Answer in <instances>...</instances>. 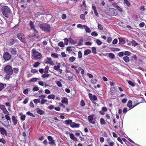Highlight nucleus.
<instances>
[{
  "mask_svg": "<svg viewBox=\"0 0 146 146\" xmlns=\"http://www.w3.org/2000/svg\"><path fill=\"white\" fill-rule=\"evenodd\" d=\"M138 105V104H137L133 106H132V102L131 100H129L128 101V102H127V106L128 107L130 108L129 110L131 109L132 108H133L134 107Z\"/></svg>",
  "mask_w": 146,
  "mask_h": 146,
  "instance_id": "nucleus-10",
  "label": "nucleus"
},
{
  "mask_svg": "<svg viewBox=\"0 0 146 146\" xmlns=\"http://www.w3.org/2000/svg\"><path fill=\"white\" fill-rule=\"evenodd\" d=\"M5 72L8 75L13 74V70L12 67L10 65H7L4 68Z\"/></svg>",
  "mask_w": 146,
  "mask_h": 146,
  "instance_id": "nucleus-4",
  "label": "nucleus"
},
{
  "mask_svg": "<svg viewBox=\"0 0 146 146\" xmlns=\"http://www.w3.org/2000/svg\"><path fill=\"white\" fill-rule=\"evenodd\" d=\"M37 113L40 115H43L44 114V112L43 110H41L40 108H38L36 109Z\"/></svg>",
  "mask_w": 146,
  "mask_h": 146,
  "instance_id": "nucleus-17",
  "label": "nucleus"
},
{
  "mask_svg": "<svg viewBox=\"0 0 146 146\" xmlns=\"http://www.w3.org/2000/svg\"><path fill=\"white\" fill-rule=\"evenodd\" d=\"M38 78H33L30 79L29 81L30 82H35L38 80Z\"/></svg>",
  "mask_w": 146,
  "mask_h": 146,
  "instance_id": "nucleus-27",
  "label": "nucleus"
},
{
  "mask_svg": "<svg viewBox=\"0 0 146 146\" xmlns=\"http://www.w3.org/2000/svg\"><path fill=\"white\" fill-rule=\"evenodd\" d=\"M142 11H145L146 9L145 8V6H142L140 7L139 8Z\"/></svg>",
  "mask_w": 146,
  "mask_h": 146,
  "instance_id": "nucleus-62",
  "label": "nucleus"
},
{
  "mask_svg": "<svg viewBox=\"0 0 146 146\" xmlns=\"http://www.w3.org/2000/svg\"><path fill=\"white\" fill-rule=\"evenodd\" d=\"M55 95L53 94H51L47 96V98L49 99L54 100L55 99Z\"/></svg>",
  "mask_w": 146,
  "mask_h": 146,
  "instance_id": "nucleus-23",
  "label": "nucleus"
},
{
  "mask_svg": "<svg viewBox=\"0 0 146 146\" xmlns=\"http://www.w3.org/2000/svg\"><path fill=\"white\" fill-rule=\"evenodd\" d=\"M34 103L35 104H37L40 103V100L38 99H35L33 100Z\"/></svg>",
  "mask_w": 146,
  "mask_h": 146,
  "instance_id": "nucleus-37",
  "label": "nucleus"
},
{
  "mask_svg": "<svg viewBox=\"0 0 146 146\" xmlns=\"http://www.w3.org/2000/svg\"><path fill=\"white\" fill-rule=\"evenodd\" d=\"M56 84L59 87H60L62 86V84L61 82L59 81H57L56 82Z\"/></svg>",
  "mask_w": 146,
  "mask_h": 146,
  "instance_id": "nucleus-63",
  "label": "nucleus"
},
{
  "mask_svg": "<svg viewBox=\"0 0 146 146\" xmlns=\"http://www.w3.org/2000/svg\"><path fill=\"white\" fill-rule=\"evenodd\" d=\"M128 83L129 85L132 87H134L135 86L134 83L131 80L128 81Z\"/></svg>",
  "mask_w": 146,
  "mask_h": 146,
  "instance_id": "nucleus-35",
  "label": "nucleus"
},
{
  "mask_svg": "<svg viewBox=\"0 0 146 146\" xmlns=\"http://www.w3.org/2000/svg\"><path fill=\"white\" fill-rule=\"evenodd\" d=\"M51 56L55 58H57L58 57V54L55 53H52L51 55Z\"/></svg>",
  "mask_w": 146,
  "mask_h": 146,
  "instance_id": "nucleus-50",
  "label": "nucleus"
},
{
  "mask_svg": "<svg viewBox=\"0 0 146 146\" xmlns=\"http://www.w3.org/2000/svg\"><path fill=\"white\" fill-rule=\"evenodd\" d=\"M40 63L38 62H35L33 65V66L34 67L36 68L40 64Z\"/></svg>",
  "mask_w": 146,
  "mask_h": 146,
  "instance_id": "nucleus-46",
  "label": "nucleus"
},
{
  "mask_svg": "<svg viewBox=\"0 0 146 146\" xmlns=\"http://www.w3.org/2000/svg\"><path fill=\"white\" fill-rule=\"evenodd\" d=\"M131 43L132 45L134 46H135L138 44L135 40H133L131 42Z\"/></svg>",
  "mask_w": 146,
  "mask_h": 146,
  "instance_id": "nucleus-42",
  "label": "nucleus"
},
{
  "mask_svg": "<svg viewBox=\"0 0 146 146\" xmlns=\"http://www.w3.org/2000/svg\"><path fill=\"white\" fill-rule=\"evenodd\" d=\"M80 17L81 19L84 20L85 19V15L83 14H81L80 15Z\"/></svg>",
  "mask_w": 146,
  "mask_h": 146,
  "instance_id": "nucleus-64",
  "label": "nucleus"
},
{
  "mask_svg": "<svg viewBox=\"0 0 146 146\" xmlns=\"http://www.w3.org/2000/svg\"><path fill=\"white\" fill-rule=\"evenodd\" d=\"M68 41L70 43L74 44H75V41L72 38H69L68 39Z\"/></svg>",
  "mask_w": 146,
  "mask_h": 146,
  "instance_id": "nucleus-39",
  "label": "nucleus"
},
{
  "mask_svg": "<svg viewBox=\"0 0 146 146\" xmlns=\"http://www.w3.org/2000/svg\"><path fill=\"white\" fill-rule=\"evenodd\" d=\"M78 58H82V53L81 51L78 52Z\"/></svg>",
  "mask_w": 146,
  "mask_h": 146,
  "instance_id": "nucleus-52",
  "label": "nucleus"
},
{
  "mask_svg": "<svg viewBox=\"0 0 146 146\" xmlns=\"http://www.w3.org/2000/svg\"><path fill=\"white\" fill-rule=\"evenodd\" d=\"M96 42L98 45H100L102 44V42L99 39H97Z\"/></svg>",
  "mask_w": 146,
  "mask_h": 146,
  "instance_id": "nucleus-40",
  "label": "nucleus"
},
{
  "mask_svg": "<svg viewBox=\"0 0 146 146\" xmlns=\"http://www.w3.org/2000/svg\"><path fill=\"white\" fill-rule=\"evenodd\" d=\"M61 102L62 103L65 104H66V105H67L68 103V99L67 98L64 97L62 100Z\"/></svg>",
  "mask_w": 146,
  "mask_h": 146,
  "instance_id": "nucleus-19",
  "label": "nucleus"
},
{
  "mask_svg": "<svg viewBox=\"0 0 146 146\" xmlns=\"http://www.w3.org/2000/svg\"><path fill=\"white\" fill-rule=\"evenodd\" d=\"M13 72L14 73L16 74L19 71V69L17 68H13Z\"/></svg>",
  "mask_w": 146,
  "mask_h": 146,
  "instance_id": "nucleus-34",
  "label": "nucleus"
},
{
  "mask_svg": "<svg viewBox=\"0 0 146 146\" xmlns=\"http://www.w3.org/2000/svg\"><path fill=\"white\" fill-rule=\"evenodd\" d=\"M100 122L101 124L102 125H104L106 123V122L104 119L103 118H102L100 119Z\"/></svg>",
  "mask_w": 146,
  "mask_h": 146,
  "instance_id": "nucleus-43",
  "label": "nucleus"
},
{
  "mask_svg": "<svg viewBox=\"0 0 146 146\" xmlns=\"http://www.w3.org/2000/svg\"><path fill=\"white\" fill-rule=\"evenodd\" d=\"M9 50L11 54L13 55H16L17 52L16 48L14 47L11 48L9 49Z\"/></svg>",
  "mask_w": 146,
  "mask_h": 146,
  "instance_id": "nucleus-9",
  "label": "nucleus"
},
{
  "mask_svg": "<svg viewBox=\"0 0 146 146\" xmlns=\"http://www.w3.org/2000/svg\"><path fill=\"white\" fill-rule=\"evenodd\" d=\"M80 125L78 123H76L74 122H72L71 124L70 127L72 128H78L79 127Z\"/></svg>",
  "mask_w": 146,
  "mask_h": 146,
  "instance_id": "nucleus-15",
  "label": "nucleus"
},
{
  "mask_svg": "<svg viewBox=\"0 0 146 146\" xmlns=\"http://www.w3.org/2000/svg\"><path fill=\"white\" fill-rule=\"evenodd\" d=\"M17 38L22 42H25L24 36V35L22 33H20L17 35Z\"/></svg>",
  "mask_w": 146,
  "mask_h": 146,
  "instance_id": "nucleus-8",
  "label": "nucleus"
},
{
  "mask_svg": "<svg viewBox=\"0 0 146 146\" xmlns=\"http://www.w3.org/2000/svg\"><path fill=\"white\" fill-rule=\"evenodd\" d=\"M39 27L42 31L45 32H49L51 30V27L50 25L46 23L40 24Z\"/></svg>",
  "mask_w": 146,
  "mask_h": 146,
  "instance_id": "nucleus-2",
  "label": "nucleus"
},
{
  "mask_svg": "<svg viewBox=\"0 0 146 146\" xmlns=\"http://www.w3.org/2000/svg\"><path fill=\"white\" fill-rule=\"evenodd\" d=\"M6 86V84L0 82V92Z\"/></svg>",
  "mask_w": 146,
  "mask_h": 146,
  "instance_id": "nucleus-18",
  "label": "nucleus"
},
{
  "mask_svg": "<svg viewBox=\"0 0 146 146\" xmlns=\"http://www.w3.org/2000/svg\"><path fill=\"white\" fill-rule=\"evenodd\" d=\"M111 40H112V38H111V37H109L107 38V42H108L110 43L111 42Z\"/></svg>",
  "mask_w": 146,
  "mask_h": 146,
  "instance_id": "nucleus-60",
  "label": "nucleus"
},
{
  "mask_svg": "<svg viewBox=\"0 0 146 146\" xmlns=\"http://www.w3.org/2000/svg\"><path fill=\"white\" fill-rule=\"evenodd\" d=\"M64 44L66 45H67L68 44V39L67 38H65L64 39Z\"/></svg>",
  "mask_w": 146,
  "mask_h": 146,
  "instance_id": "nucleus-36",
  "label": "nucleus"
},
{
  "mask_svg": "<svg viewBox=\"0 0 146 146\" xmlns=\"http://www.w3.org/2000/svg\"><path fill=\"white\" fill-rule=\"evenodd\" d=\"M131 52L128 51H126L124 53V55L125 56H129L131 54Z\"/></svg>",
  "mask_w": 146,
  "mask_h": 146,
  "instance_id": "nucleus-54",
  "label": "nucleus"
},
{
  "mask_svg": "<svg viewBox=\"0 0 146 146\" xmlns=\"http://www.w3.org/2000/svg\"><path fill=\"white\" fill-rule=\"evenodd\" d=\"M11 57L10 54L8 52H5L3 54V58L5 61H9Z\"/></svg>",
  "mask_w": 146,
  "mask_h": 146,
  "instance_id": "nucleus-6",
  "label": "nucleus"
},
{
  "mask_svg": "<svg viewBox=\"0 0 146 146\" xmlns=\"http://www.w3.org/2000/svg\"><path fill=\"white\" fill-rule=\"evenodd\" d=\"M118 55L119 57H121L123 56L124 53L123 52H121L118 53Z\"/></svg>",
  "mask_w": 146,
  "mask_h": 146,
  "instance_id": "nucleus-48",
  "label": "nucleus"
},
{
  "mask_svg": "<svg viewBox=\"0 0 146 146\" xmlns=\"http://www.w3.org/2000/svg\"><path fill=\"white\" fill-rule=\"evenodd\" d=\"M12 120L14 125H16L18 122V120L16 117L14 116H13L12 117Z\"/></svg>",
  "mask_w": 146,
  "mask_h": 146,
  "instance_id": "nucleus-13",
  "label": "nucleus"
},
{
  "mask_svg": "<svg viewBox=\"0 0 146 146\" xmlns=\"http://www.w3.org/2000/svg\"><path fill=\"white\" fill-rule=\"evenodd\" d=\"M91 50L90 49H86L84 51V55L86 56L91 52Z\"/></svg>",
  "mask_w": 146,
  "mask_h": 146,
  "instance_id": "nucleus-20",
  "label": "nucleus"
},
{
  "mask_svg": "<svg viewBox=\"0 0 146 146\" xmlns=\"http://www.w3.org/2000/svg\"><path fill=\"white\" fill-rule=\"evenodd\" d=\"M115 7L116 9L118 10L119 11L121 12L122 11V9L119 6L117 5L115 6Z\"/></svg>",
  "mask_w": 146,
  "mask_h": 146,
  "instance_id": "nucleus-61",
  "label": "nucleus"
},
{
  "mask_svg": "<svg viewBox=\"0 0 146 146\" xmlns=\"http://www.w3.org/2000/svg\"><path fill=\"white\" fill-rule=\"evenodd\" d=\"M49 76V74H44L42 75V77L43 78H47Z\"/></svg>",
  "mask_w": 146,
  "mask_h": 146,
  "instance_id": "nucleus-41",
  "label": "nucleus"
},
{
  "mask_svg": "<svg viewBox=\"0 0 146 146\" xmlns=\"http://www.w3.org/2000/svg\"><path fill=\"white\" fill-rule=\"evenodd\" d=\"M1 11L3 15L6 18L9 17L11 13L10 9L7 6L3 7L1 9Z\"/></svg>",
  "mask_w": 146,
  "mask_h": 146,
  "instance_id": "nucleus-1",
  "label": "nucleus"
},
{
  "mask_svg": "<svg viewBox=\"0 0 146 146\" xmlns=\"http://www.w3.org/2000/svg\"><path fill=\"white\" fill-rule=\"evenodd\" d=\"M84 28L86 32L88 33H90L91 32L90 29L87 26L85 25H84Z\"/></svg>",
  "mask_w": 146,
  "mask_h": 146,
  "instance_id": "nucleus-24",
  "label": "nucleus"
},
{
  "mask_svg": "<svg viewBox=\"0 0 146 146\" xmlns=\"http://www.w3.org/2000/svg\"><path fill=\"white\" fill-rule=\"evenodd\" d=\"M88 120L89 122L92 124H94L95 122L93 121V117L91 115H89L88 117Z\"/></svg>",
  "mask_w": 146,
  "mask_h": 146,
  "instance_id": "nucleus-14",
  "label": "nucleus"
},
{
  "mask_svg": "<svg viewBox=\"0 0 146 146\" xmlns=\"http://www.w3.org/2000/svg\"><path fill=\"white\" fill-rule=\"evenodd\" d=\"M0 132L2 135H5V136H7V132L3 128L0 127Z\"/></svg>",
  "mask_w": 146,
  "mask_h": 146,
  "instance_id": "nucleus-12",
  "label": "nucleus"
},
{
  "mask_svg": "<svg viewBox=\"0 0 146 146\" xmlns=\"http://www.w3.org/2000/svg\"><path fill=\"white\" fill-rule=\"evenodd\" d=\"M65 123L66 125H70V126H71V124L72 123V121L70 119L66 120L65 121Z\"/></svg>",
  "mask_w": 146,
  "mask_h": 146,
  "instance_id": "nucleus-22",
  "label": "nucleus"
},
{
  "mask_svg": "<svg viewBox=\"0 0 146 146\" xmlns=\"http://www.w3.org/2000/svg\"><path fill=\"white\" fill-rule=\"evenodd\" d=\"M29 92V90L28 89H25L23 91V93L25 95L27 94Z\"/></svg>",
  "mask_w": 146,
  "mask_h": 146,
  "instance_id": "nucleus-53",
  "label": "nucleus"
},
{
  "mask_svg": "<svg viewBox=\"0 0 146 146\" xmlns=\"http://www.w3.org/2000/svg\"><path fill=\"white\" fill-rule=\"evenodd\" d=\"M60 63H58L57 66H54L53 68L55 70L57 71L58 69H59L60 68Z\"/></svg>",
  "mask_w": 146,
  "mask_h": 146,
  "instance_id": "nucleus-28",
  "label": "nucleus"
},
{
  "mask_svg": "<svg viewBox=\"0 0 146 146\" xmlns=\"http://www.w3.org/2000/svg\"><path fill=\"white\" fill-rule=\"evenodd\" d=\"M124 1V3L126 4L127 6H130V3L127 0H123Z\"/></svg>",
  "mask_w": 146,
  "mask_h": 146,
  "instance_id": "nucleus-44",
  "label": "nucleus"
},
{
  "mask_svg": "<svg viewBox=\"0 0 146 146\" xmlns=\"http://www.w3.org/2000/svg\"><path fill=\"white\" fill-rule=\"evenodd\" d=\"M3 112L5 114H6V115H9V112L7 111V109L5 108V109L3 110Z\"/></svg>",
  "mask_w": 146,
  "mask_h": 146,
  "instance_id": "nucleus-57",
  "label": "nucleus"
},
{
  "mask_svg": "<svg viewBox=\"0 0 146 146\" xmlns=\"http://www.w3.org/2000/svg\"><path fill=\"white\" fill-rule=\"evenodd\" d=\"M32 53V58L34 60H36L37 59H40L41 57V54L36 51L35 49H33Z\"/></svg>",
  "mask_w": 146,
  "mask_h": 146,
  "instance_id": "nucleus-3",
  "label": "nucleus"
},
{
  "mask_svg": "<svg viewBox=\"0 0 146 146\" xmlns=\"http://www.w3.org/2000/svg\"><path fill=\"white\" fill-rule=\"evenodd\" d=\"M15 40L14 38L11 39L9 41V46L15 43Z\"/></svg>",
  "mask_w": 146,
  "mask_h": 146,
  "instance_id": "nucleus-29",
  "label": "nucleus"
},
{
  "mask_svg": "<svg viewBox=\"0 0 146 146\" xmlns=\"http://www.w3.org/2000/svg\"><path fill=\"white\" fill-rule=\"evenodd\" d=\"M98 29H100V30H103V27H102L101 25L100 24H99V23L98 24Z\"/></svg>",
  "mask_w": 146,
  "mask_h": 146,
  "instance_id": "nucleus-56",
  "label": "nucleus"
},
{
  "mask_svg": "<svg viewBox=\"0 0 146 146\" xmlns=\"http://www.w3.org/2000/svg\"><path fill=\"white\" fill-rule=\"evenodd\" d=\"M92 52L94 54H96V48L94 47H93L92 48Z\"/></svg>",
  "mask_w": 146,
  "mask_h": 146,
  "instance_id": "nucleus-55",
  "label": "nucleus"
},
{
  "mask_svg": "<svg viewBox=\"0 0 146 146\" xmlns=\"http://www.w3.org/2000/svg\"><path fill=\"white\" fill-rule=\"evenodd\" d=\"M88 96L90 100L93 103H94V101H97L98 100L97 98L95 95L93 96L92 94L89 93Z\"/></svg>",
  "mask_w": 146,
  "mask_h": 146,
  "instance_id": "nucleus-7",
  "label": "nucleus"
},
{
  "mask_svg": "<svg viewBox=\"0 0 146 146\" xmlns=\"http://www.w3.org/2000/svg\"><path fill=\"white\" fill-rule=\"evenodd\" d=\"M47 101V100L46 99H42L40 101V103L41 105L44 104Z\"/></svg>",
  "mask_w": 146,
  "mask_h": 146,
  "instance_id": "nucleus-33",
  "label": "nucleus"
},
{
  "mask_svg": "<svg viewBox=\"0 0 146 146\" xmlns=\"http://www.w3.org/2000/svg\"><path fill=\"white\" fill-rule=\"evenodd\" d=\"M123 60L126 62H129L130 61L129 58L127 56L123 57Z\"/></svg>",
  "mask_w": 146,
  "mask_h": 146,
  "instance_id": "nucleus-25",
  "label": "nucleus"
},
{
  "mask_svg": "<svg viewBox=\"0 0 146 146\" xmlns=\"http://www.w3.org/2000/svg\"><path fill=\"white\" fill-rule=\"evenodd\" d=\"M76 59V58L72 56L70 57L69 59V61L70 62H74Z\"/></svg>",
  "mask_w": 146,
  "mask_h": 146,
  "instance_id": "nucleus-26",
  "label": "nucleus"
},
{
  "mask_svg": "<svg viewBox=\"0 0 146 146\" xmlns=\"http://www.w3.org/2000/svg\"><path fill=\"white\" fill-rule=\"evenodd\" d=\"M0 142L2 143L3 144H5L6 143V140L3 138L0 139Z\"/></svg>",
  "mask_w": 146,
  "mask_h": 146,
  "instance_id": "nucleus-51",
  "label": "nucleus"
},
{
  "mask_svg": "<svg viewBox=\"0 0 146 146\" xmlns=\"http://www.w3.org/2000/svg\"><path fill=\"white\" fill-rule=\"evenodd\" d=\"M109 56L111 59H113L114 58L115 56L113 53H110L109 54Z\"/></svg>",
  "mask_w": 146,
  "mask_h": 146,
  "instance_id": "nucleus-31",
  "label": "nucleus"
},
{
  "mask_svg": "<svg viewBox=\"0 0 146 146\" xmlns=\"http://www.w3.org/2000/svg\"><path fill=\"white\" fill-rule=\"evenodd\" d=\"M29 25L31 29L35 33V34L33 36L35 37V36H36L35 34L38 33V31L35 28V27L34 25V23L32 21H31L30 22Z\"/></svg>",
  "mask_w": 146,
  "mask_h": 146,
  "instance_id": "nucleus-5",
  "label": "nucleus"
},
{
  "mask_svg": "<svg viewBox=\"0 0 146 146\" xmlns=\"http://www.w3.org/2000/svg\"><path fill=\"white\" fill-rule=\"evenodd\" d=\"M6 125H5L3 123H2V124L3 125L5 126L6 127H8L9 125V122L8 121H6Z\"/></svg>",
  "mask_w": 146,
  "mask_h": 146,
  "instance_id": "nucleus-59",
  "label": "nucleus"
},
{
  "mask_svg": "<svg viewBox=\"0 0 146 146\" xmlns=\"http://www.w3.org/2000/svg\"><path fill=\"white\" fill-rule=\"evenodd\" d=\"M47 138L48 140L50 141L49 142V144L52 145H54L55 143V142L54 141L52 137L50 136H48L47 137Z\"/></svg>",
  "mask_w": 146,
  "mask_h": 146,
  "instance_id": "nucleus-11",
  "label": "nucleus"
},
{
  "mask_svg": "<svg viewBox=\"0 0 146 146\" xmlns=\"http://www.w3.org/2000/svg\"><path fill=\"white\" fill-rule=\"evenodd\" d=\"M26 114L32 116L33 117H34L35 116L34 114H33L32 113H31L30 111H27L26 113Z\"/></svg>",
  "mask_w": 146,
  "mask_h": 146,
  "instance_id": "nucleus-45",
  "label": "nucleus"
},
{
  "mask_svg": "<svg viewBox=\"0 0 146 146\" xmlns=\"http://www.w3.org/2000/svg\"><path fill=\"white\" fill-rule=\"evenodd\" d=\"M91 82L93 84H95L96 83L97 80L93 78L91 79Z\"/></svg>",
  "mask_w": 146,
  "mask_h": 146,
  "instance_id": "nucleus-47",
  "label": "nucleus"
},
{
  "mask_svg": "<svg viewBox=\"0 0 146 146\" xmlns=\"http://www.w3.org/2000/svg\"><path fill=\"white\" fill-rule=\"evenodd\" d=\"M80 105L82 107L84 106H85V103L84 100H82L80 102Z\"/></svg>",
  "mask_w": 146,
  "mask_h": 146,
  "instance_id": "nucleus-49",
  "label": "nucleus"
},
{
  "mask_svg": "<svg viewBox=\"0 0 146 146\" xmlns=\"http://www.w3.org/2000/svg\"><path fill=\"white\" fill-rule=\"evenodd\" d=\"M58 45L61 47H64V44L62 42H60L58 44Z\"/></svg>",
  "mask_w": 146,
  "mask_h": 146,
  "instance_id": "nucleus-38",
  "label": "nucleus"
},
{
  "mask_svg": "<svg viewBox=\"0 0 146 146\" xmlns=\"http://www.w3.org/2000/svg\"><path fill=\"white\" fill-rule=\"evenodd\" d=\"M83 40L82 38L80 39L79 41L78 44V46H80L83 45Z\"/></svg>",
  "mask_w": 146,
  "mask_h": 146,
  "instance_id": "nucleus-30",
  "label": "nucleus"
},
{
  "mask_svg": "<svg viewBox=\"0 0 146 146\" xmlns=\"http://www.w3.org/2000/svg\"><path fill=\"white\" fill-rule=\"evenodd\" d=\"M70 138L74 141H78L77 139L74 136V135L73 133H71L70 134Z\"/></svg>",
  "mask_w": 146,
  "mask_h": 146,
  "instance_id": "nucleus-16",
  "label": "nucleus"
},
{
  "mask_svg": "<svg viewBox=\"0 0 146 146\" xmlns=\"http://www.w3.org/2000/svg\"><path fill=\"white\" fill-rule=\"evenodd\" d=\"M91 35L94 36H96L98 35V34L94 32H92L91 33Z\"/></svg>",
  "mask_w": 146,
  "mask_h": 146,
  "instance_id": "nucleus-58",
  "label": "nucleus"
},
{
  "mask_svg": "<svg viewBox=\"0 0 146 146\" xmlns=\"http://www.w3.org/2000/svg\"><path fill=\"white\" fill-rule=\"evenodd\" d=\"M92 9L93 10L94 13L96 16H98V14L97 12L96 7L94 6H93L92 7Z\"/></svg>",
  "mask_w": 146,
  "mask_h": 146,
  "instance_id": "nucleus-21",
  "label": "nucleus"
},
{
  "mask_svg": "<svg viewBox=\"0 0 146 146\" xmlns=\"http://www.w3.org/2000/svg\"><path fill=\"white\" fill-rule=\"evenodd\" d=\"M118 39L119 43H124L125 40L123 38H119Z\"/></svg>",
  "mask_w": 146,
  "mask_h": 146,
  "instance_id": "nucleus-32",
  "label": "nucleus"
}]
</instances>
